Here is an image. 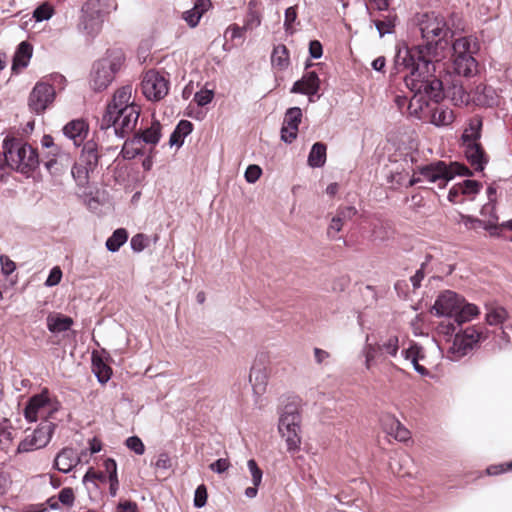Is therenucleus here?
<instances>
[{
  "label": "nucleus",
  "mask_w": 512,
  "mask_h": 512,
  "mask_svg": "<svg viewBox=\"0 0 512 512\" xmlns=\"http://www.w3.org/2000/svg\"><path fill=\"white\" fill-rule=\"evenodd\" d=\"M140 113L141 108L133 98L132 85L122 86L108 103L101 128L113 127L118 137L125 138L135 131Z\"/></svg>",
  "instance_id": "obj_2"
},
{
  "label": "nucleus",
  "mask_w": 512,
  "mask_h": 512,
  "mask_svg": "<svg viewBox=\"0 0 512 512\" xmlns=\"http://www.w3.org/2000/svg\"><path fill=\"white\" fill-rule=\"evenodd\" d=\"M369 336H366V343L362 349V355L365 358V367L367 370H370L374 364V361L380 351L379 345L368 343Z\"/></svg>",
  "instance_id": "obj_42"
},
{
  "label": "nucleus",
  "mask_w": 512,
  "mask_h": 512,
  "mask_svg": "<svg viewBox=\"0 0 512 512\" xmlns=\"http://www.w3.org/2000/svg\"><path fill=\"white\" fill-rule=\"evenodd\" d=\"M61 279H62V271H61L60 267L55 266L50 270L49 275L45 281V286H47V287L56 286L57 284L60 283Z\"/></svg>",
  "instance_id": "obj_55"
},
{
  "label": "nucleus",
  "mask_w": 512,
  "mask_h": 512,
  "mask_svg": "<svg viewBox=\"0 0 512 512\" xmlns=\"http://www.w3.org/2000/svg\"><path fill=\"white\" fill-rule=\"evenodd\" d=\"M460 304H462V297L454 291L446 290L437 297L433 311L437 316L455 318Z\"/></svg>",
  "instance_id": "obj_15"
},
{
  "label": "nucleus",
  "mask_w": 512,
  "mask_h": 512,
  "mask_svg": "<svg viewBox=\"0 0 512 512\" xmlns=\"http://www.w3.org/2000/svg\"><path fill=\"white\" fill-rule=\"evenodd\" d=\"M124 61L121 51H109L105 57L96 61L91 72V86L95 91H101L113 81Z\"/></svg>",
  "instance_id": "obj_6"
},
{
  "label": "nucleus",
  "mask_w": 512,
  "mask_h": 512,
  "mask_svg": "<svg viewBox=\"0 0 512 512\" xmlns=\"http://www.w3.org/2000/svg\"><path fill=\"white\" fill-rule=\"evenodd\" d=\"M381 422L384 431L397 441L404 442L410 438L409 430L393 415L384 416Z\"/></svg>",
  "instance_id": "obj_20"
},
{
  "label": "nucleus",
  "mask_w": 512,
  "mask_h": 512,
  "mask_svg": "<svg viewBox=\"0 0 512 512\" xmlns=\"http://www.w3.org/2000/svg\"><path fill=\"white\" fill-rule=\"evenodd\" d=\"M301 120L302 110L299 107H292L286 111L281 128V139L285 143H292L296 139Z\"/></svg>",
  "instance_id": "obj_17"
},
{
  "label": "nucleus",
  "mask_w": 512,
  "mask_h": 512,
  "mask_svg": "<svg viewBox=\"0 0 512 512\" xmlns=\"http://www.w3.org/2000/svg\"><path fill=\"white\" fill-rule=\"evenodd\" d=\"M357 214V209L354 206L339 207L336 211L338 216L343 222L352 219Z\"/></svg>",
  "instance_id": "obj_60"
},
{
  "label": "nucleus",
  "mask_w": 512,
  "mask_h": 512,
  "mask_svg": "<svg viewBox=\"0 0 512 512\" xmlns=\"http://www.w3.org/2000/svg\"><path fill=\"white\" fill-rule=\"evenodd\" d=\"M74 321L61 313H50L46 318L47 329L53 334H59L71 329Z\"/></svg>",
  "instance_id": "obj_25"
},
{
  "label": "nucleus",
  "mask_w": 512,
  "mask_h": 512,
  "mask_svg": "<svg viewBox=\"0 0 512 512\" xmlns=\"http://www.w3.org/2000/svg\"><path fill=\"white\" fill-rule=\"evenodd\" d=\"M271 62L279 69H284L289 65V52L285 45H278L273 49Z\"/></svg>",
  "instance_id": "obj_37"
},
{
  "label": "nucleus",
  "mask_w": 512,
  "mask_h": 512,
  "mask_svg": "<svg viewBox=\"0 0 512 512\" xmlns=\"http://www.w3.org/2000/svg\"><path fill=\"white\" fill-rule=\"evenodd\" d=\"M432 260H433V257L431 255H427L425 257V261L421 263L420 268L410 278V281L414 288H419L421 286V282L424 279L425 275L429 274L432 271V268L430 267Z\"/></svg>",
  "instance_id": "obj_40"
},
{
  "label": "nucleus",
  "mask_w": 512,
  "mask_h": 512,
  "mask_svg": "<svg viewBox=\"0 0 512 512\" xmlns=\"http://www.w3.org/2000/svg\"><path fill=\"white\" fill-rule=\"evenodd\" d=\"M141 89L146 99L160 101L169 92V80L163 73L149 70L143 76Z\"/></svg>",
  "instance_id": "obj_12"
},
{
  "label": "nucleus",
  "mask_w": 512,
  "mask_h": 512,
  "mask_svg": "<svg viewBox=\"0 0 512 512\" xmlns=\"http://www.w3.org/2000/svg\"><path fill=\"white\" fill-rule=\"evenodd\" d=\"M210 5V0H197L192 9L183 13V19L190 27H196L202 15L209 9Z\"/></svg>",
  "instance_id": "obj_27"
},
{
  "label": "nucleus",
  "mask_w": 512,
  "mask_h": 512,
  "mask_svg": "<svg viewBox=\"0 0 512 512\" xmlns=\"http://www.w3.org/2000/svg\"><path fill=\"white\" fill-rule=\"evenodd\" d=\"M214 97V92L210 89H202L195 93L194 95V101L197 103L198 106H205L209 104Z\"/></svg>",
  "instance_id": "obj_49"
},
{
  "label": "nucleus",
  "mask_w": 512,
  "mask_h": 512,
  "mask_svg": "<svg viewBox=\"0 0 512 512\" xmlns=\"http://www.w3.org/2000/svg\"><path fill=\"white\" fill-rule=\"evenodd\" d=\"M80 462L78 453L72 448L62 449L56 456L54 466L63 473L70 472Z\"/></svg>",
  "instance_id": "obj_21"
},
{
  "label": "nucleus",
  "mask_w": 512,
  "mask_h": 512,
  "mask_svg": "<svg viewBox=\"0 0 512 512\" xmlns=\"http://www.w3.org/2000/svg\"><path fill=\"white\" fill-rule=\"evenodd\" d=\"M479 313V308L476 305L465 303L462 298V304H460L454 319L457 323L462 324L464 322L471 321L474 317L478 316Z\"/></svg>",
  "instance_id": "obj_34"
},
{
  "label": "nucleus",
  "mask_w": 512,
  "mask_h": 512,
  "mask_svg": "<svg viewBox=\"0 0 512 512\" xmlns=\"http://www.w3.org/2000/svg\"><path fill=\"white\" fill-rule=\"evenodd\" d=\"M507 318L508 312L504 307L494 304L486 305V323L490 326H500L502 336L505 335V332L502 329V325L507 320Z\"/></svg>",
  "instance_id": "obj_26"
},
{
  "label": "nucleus",
  "mask_w": 512,
  "mask_h": 512,
  "mask_svg": "<svg viewBox=\"0 0 512 512\" xmlns=\"http://www.w3.org/2000/svg\"><path fill=\"white\" fill-rule=\"evenodd\" d=\"M130 245L134 252H141L147 247V237L143 234H136L131 238Z\"/></svg>",
  "instance_id": "obj_54"
},
{
  "label": "nucleus",
  "mask_w": 512,
  "mask_h": 512,
  "mask_svg": "<svg viewBox=\"0 0 512 512\" xmlns=\"http://www.w3.org/2000/svg\"><path fill=\"white\" fill-rule=\"evenodd\" d=\"M453 121L454 114L449 108H436L431 115V123L436 126H448Z\"/></svg>",
  "instance_id": "obj_36"
},
{
  "label": "nucleus",
  "mask_w": 512,
  "mask_h": 512,
  "mask_svg": "<svg viewBox=\"0 0 512 512\" xmlns=\"http://www.w3.org/2000/svg\"><path fill=\"white\" fill-rule=\"evenodd\" d=\"M319 82L316 72H308L301 80L294 83L291 92L312 96L318 92Z\"/></svg>",
  "instance_id": "obj_22"
},
{
  "label": "nucleus",
  "mask_w": 512,
  "mask_h": 512,
  "mask_svg": "<svg viewBox=\"0 0 512 512\" xmlns=\"http://www.w3.org/2000/svg\"><path fill=\"white\" fill-rule=\"evenodd\" d=\"M247 467L251 473L253 485L258 487L262 482V476H263L262 470L258 467V465L254 459L248 460Z\"/></svg>",
  "instance_id": "obj_48"
},
{
  "label": "nucleus",
  "mask_w": 512,
  "mask_h": 512,
  "mask_svg": "<svg viewBox=\"0 0 512 512\" xmlns=\"http://www.w3.org/2000/svg\"><path fill=\"white\" fill-rule=\"evenodd\" d=\"M456 175L468 176L471 172L468 167L458 162L446 164L444 161H437L418 167L410 179V185L427 182L436 184L441 189Z\"/></svg>",
  "instance_id": "obj_4"
},
{
  "label": "nucleus",
  "mask_w": 512,
  "mask_h": 512,
  "mask_svg": "<svg viewBox=\"0 0 512 512\" xmlns=\"http://www.w3.org/2000/svg\"><path fill=\"white\" fill-rule=\"evenodd\" d=\"M126 446L137 455H142L145 452V446L138 436L128 437Z\"/></svg>",
  "instance_id": "obj_51"
},
{
  "label": "nucleus",
  "mask_w": 512,
  "mask_h": 512,
  "mask_svg": "<svg viewBox=\"0 0 512 512\" xmlns=\"http://www.w3.org/2000/svg\"><path fill=\"white\" fill-rule=\"evenodd\" d=\"M463 146L465 156L469 163L475 168V170L482 171L487 164L488 159L480 143H470Z\"/></svg>",
  "instance_id": "obj_23"
},
{
  "label": "nucleus",
  "mask_w": 512,
  "mask_h": 512,
  "mask_svg": "<svg viewBox=\"0 0 512 512\" xmlns=\"http://www.w3.org/2000/svg\"><path fill=\"white\" fill-rule=\"evenodd\" d=\"M55 99V87L49 81H38L30 92L28 105L36 114L43 113Z\"/></svg>",
  "instance_id": "obj_14"
},
{
  "label": "nucleus",
  "mask_w": 512,
  "mask_h": 512,
  "mask_svg": "<svg viewBox=\"0 0 512 512\" xmlns=\"http://www.w3.org/2000/svg\"><path fill=\"white\" fill-rule=\"evenodd\" d=\"M375 26L381 37L390 34L395 27V18L388 16L383 20H377L375 21Z\"/></svg>",
  "instance_id": "obj_46"
},
{
  "label": "nucleus",
  "mask_w": 512,
  "mask_h": 512,
  "mask_svg": "<svg viewBox=\"0 0 512 512\" xmlns=\"http://www.w3.org/2000/svg\"><path fill=\"white\" fill-rule=\"evenodd\" d=\"M417 26L422 38L426 41L424 45L432 44L437 51V44L446 37L448 26L445 18L435 12L423 13L417 16Z\"/></svg>",
  "instance_id": "obj_10"
},
{
  "label": "nucleus",
  "mask_w": 512,
  "mask_h": 512,
  "mask_svg": "<svg viewBox=\"0 0 512 512\" xmlns=\"http://www.w3.org/2000/svg\"><path fill=\"white\" fill-rule=\"evenodd\" d=\"M96 480L105 482L107 480V476L102 472H96L92 468H90L84 475L82 482L84 484H87L89 482L95 483Z\"/></svg>",
  "instance_id": "obj_61"
},
{
  "label": "nucleus",
  "mask_w": 512,
  "mask_h": 512,
  "mask_svg": "<svg viewBox=\"0 0 512 512\" xmlns=\"http://www.w3.org/2000/svg\"><path fill=\"white\" fill-rule=\"evenodd\" d=\"M193 130V124L187 120H181L172 134L170 135L169 143L171 146H182L185 137H187Z\"/></svg>",
  "instance_id": "obj_32"
},
{
  "label": "nucleus",
  "mask_w": 512,
  "mask_h": 512,
  "mask_svg": "<svg viewBox=\"0 0 512 512\" xmlns=\"http://www.w3.org/2000/svg\"><path fill=\"white\" fill-rule=\"evenodd\" d=\"M71 174L78 187L85 188L88 186L91 173L88 172L87 168L75 162L71 167Z\"/></svg>",
  "instance_id": "obj_39"
},
{
  "label": "nucleus",
  "mask_w": 512,
  "mask_h": 512,
  "mask_svg": "<svg viewBox=\"0 0 512 512\" xmlns=\"http://www.w3.org/2000/svg\"><path fill=\"white\" fill-rule=\"evenodd\" d=\"M74 499V491L70 487L63 488L58 494V500L65 506H72Z\"/></svg>",
  "instance_id": "obj_58"
},
{
  "label": "nucleus",
  "mask_w": 512,
  "mask_h": 512,
  "mask_svg": "<svg viewBox=\"0 0 512 512\" xmlns=\"http://www.w3.org/2000/svg\"><path fill=\"white\" fill-rule=\"evenodd\" d=\"M401 357L404 360H424L426 355L422 346L418 343H411L408 348H405L401 351Z\"/></svg>",
  "instance_id": "obj_43"
},
{
  "label": "nucleus",
  "mask_w": 512,
  "mask_h": 512,
  "mask_svg": "<svg viewBox=\"0 0 512 512\" xmlns=\"http://www.w3.org/2000/svg\"><path fill=\"white\" fill-rule=\"evenodd\" d=\"M460 222L470 230H477L479 228H482L484 230H490L494 228V224L491 222H486L483 220H480L478 218H474L472 216L468 215H460Z\"/></svg>",
  "instance_id": "obj_41"
},
{
  "label": "nucleus",
  "mask_w": 512,
  "mask_h": 512,
  "mask_svg": "<svg viewBox=\"0 0 512 512\" xmlns=\"http://www.w3.org/2000/svg\"><path fill=\"white\" fill-rule=\"evenodd\" d=\"M88 124L82 119H75L63 127V134L73 141L74 146H80L88 135Z\"/></svg>",
  "instance_id": "obj_19"
},
{
  "label": "nucleus",
  "mask_w": 512,
  "mask_h": 512,
  "mask_svg": "<svg viewBox=\"0 0 512 512\" xmlns=\"http://www.w3.org/2000/svg\"><path fill=\"white\" fill-rule=\"evenodd\" d=\"M262 170L258 165H249L245 171V179L248 183H255L261 176Z\"/></svg>",
  "instance_id": "obj_59"
},
{
  "label": "nucleus",
  "mask_w": 512,
  "mask_h": 512,
  "mask_svg": "<svg viewBox=\"0 0 512 512\" xmlns=\"http://www.w3.org/2000/svg\"><path fill=\"white\" fill-rule=\"evenodd\" d=\"M297 19V12L295 6L288 7L285 10L284 15V27L286 32L292 33L293 31V24Z\"/></svg>",
  "instance_id": "obj_50"
},
{
  "label": "nucleus",
  "mask_w": 512,
  "mask_h": 512,
  "mask_svg": "<svg viewBox=\"0 0 512 512\" xmlns=\"http://www.w3.org/2000/svg\"><path fill=\"white\" fill-rule=\"evenodd\" d=\"M399 348V337L397 335H390L379 344L380 351L392 358L397 357Z\"/></svg>",
  "instance_id": "obj_38"
},
{
  "label": "nucleus",
  "mask_w": 512,
  "mask_h": 512,
  "mask_svg": "<svg viewBox=\"0 0 512 512\" xmlns=\"http://www.w3.org/2000/svg\"><path fill=\"white\" fill-rule=\"evenodd\" d=\"M453 63L455 71L459 75L470 76L476 70V60L473 54L476 52V43L470 37L457 38L453 43Z\"/></svg>",
  "instance_id": "obj_8"
},
{
  "label": "nucleus",
  "mask_w": 512,
  "mask_h": 512,
  "mask_svg": "<svg viewBox=\"0 0 512 512\" xmlns=\"http://www.w3.org/2000/svg\"><path fill=\"white\" fill-rule=\"evenodd\" d=\"M33 47L26 41L21 42L13 57L12 69L14 71L24 69L28 66L32 57Z\"/></svg>",
  "instance_id": "obj_28"
},
{
  "label": "nucleus",
  "mask_w": 512,
  "mask_h": 512,
  "mask_svg": "<svg viewBox=\"0 0 512 512\" xmlns=\"http://www.w3.org/2000/svg\"><path fill=\"white\" fill-rule=\"evenodd\" d=\"M55 424L53 421H42L38 427L19 443L18 452H29L45 447L51 440Z\"/></svg>",
  "instance_id": "obj_13"
},
{
  "label": "nucleus",
  "mask_w": 512,
  "mask_h": 512,
  "mask_svg": "<svg viewBox=\"0 0 512 512\" xmlns=\"http://www.w3.org/2000/svg\"><path fill=\"white\" fill-rule=\"evenodd\" d=\"M281 436L285 439L287 450L295 453L300 449V414L293 405H287L281 414L278 425Z\"/></svg>",
  "instance_id": "obj_9"
},
{
  "label": "nucleus",
  "mask_w": 512,
  "mask_h": 512,
  "mask_svg": "<svg viewBox=\"0 0 512 512\" xmlns=\"http://www.w3.org/2000/svg\"><path fill=\"white\" fill-rule=\"evenodd\" d=\"M61 409V403L57 397L48 389L33 395L27 402L24 409L25 419L29 422L52 421L55 414Z\"/></svg>",
  "instance_id": "obj_5"
},
{
  "label": "nucleus",
  "mask_w": 512,
  "mask_h": 512,
  "mask_svg": "<svg viewBox=\"0 0 512 512\" xmlns=\"http://www.w3.org/2000/svg\"><path fill=\"white\" fill-rule=\"evenodd\" d=\"M481 184L475 180H464L462 182L454 184L448 193V200L452 203H460L462 199H459L461 195L473 199L476 194L480 191Z\"/></svg>",
  "instance_id": "obj_18"
},
{
  "label": "nucleus",
  "mask_w": 512,
  "mask_h": 512,
  "mask_svg": "<svg viewBox=\"0 0 512 512\" xmlns=\"http://www.w3.org/2000/svg\"><path fill=\"white\" fill-rule=\"evenodd\" d=\"M79 27L87 34L97 33L109 13L108 0H87L82 6Z\"/></svg>",
  "instance_id": "obj_11"
},
{
  "label": "nucleus",
  "mask_w": 512,
  "mask_h": 512,
  "mask_svg": "<svg viewBox=\"0 0 512 512\" xmlns=\"http://www.w3.org/2000/svg\"><path fill=\"white\" fill-rule=\"evenodd\" d=\"M439 62V54L432 44L398 50L394 59L395 73H406L403 81L414 93L408 106L410 114L422 110L428 105V100H442L443 84L436 74Z\"/></svg>",
  "instance_id": "obj_1"
},
{
  "label": "nucleus",
  "mask_w": 512,
  "mask_h": 512,
  "mask_svg": "<svg viewBox=\"0 0 512 512\" xmlns=\"http://www.w3.org/2000/svg\"><path fill=\"white\" fill-rule=\"evenodd\" d=\"M207 502V489L204 484L199 485L194 493V506L201 508L206 505Z\"/></svg>",
  "instance_id": "obj_52"
},
{
  "label": "nucleus",
  "mask_w": 512,
  "mask_h": 512,
  "mask_svg": "<svg viewBox=\"0 0 512 512\" xmlns=\"http://www.w3.org/2000/svg\"><path fill=\"white\" fill-rule=\"evenodd\" d=\"M0 438H2V445L12 440V426L8 419L0 422Z\"/></svg>",
  "instance_id": "obj_56"
},
{
  "label": "nucleus",
  "mask_w": 512,
  "mask_h": 512,
  "mask_svg": "<svg viewBox=\"0 0 512 512\" xmlns=\"http://www.w3.org/2000/svg\"><path fill=\"white\" fill-rule=\"evenodd\" d=\"M121 153L125 159H133L142 153L141 145L132 138L124 143Z\"/></svg>",
  "instance_id": "obj_45"
},
{
  "label": "nucleus",
  "mask_w": 512,
  "mask_h": 512,
  "mask_svg": "<svg viewBox=\"0 0 512 512\" xmlns=\"http://www.w3.org/2000/svg\"><path fill=\"white\" fill-rule=\"evenodd\" d=\"M326 151L327 147L324 143H314L308 155V165L312 168L323 167L326 163Z\"/></svg>",
  "instance_id": "obj_31"
},
{
  "label": "nucleus",
  "mask_w": 512,
  "mask_h": 512,
  "mask_svg": "<svg viewBox=\"0 0 512 512\" xmlns=\"http://www.w3.org/2000/svg\"><path fill=\"white\" fill-rule=\"evenodd\" d=\"M489 337V330L477 326H469L456 333L452 344L448 348L447 357L452 361H458L471 352L476 345Z\"/></svg>",
  "instance_id": "obj_7"
},
{
  "label": "nucleus",
  "mask_w": 512,
  "mask_h": 512,
  "mask_svg": "<svg viewBox=\"0 0 512 512\" xmlns=\"http://www.w3.org/2000/svg\"><path fill=\"white\" fill-rule=\"evenodd\" d=\"M481 129L482 119L479 116L472 117L461 137L463 145L477 143L481 137Z\"/></svg>",
  "instance_id": "obj_29"
},
{
  "label": "nucleus",
  "mask_w": 512,
  "mask_h": 512,
  "mask_svg": "<svg viewBox=\"0 0 512 512\" xmlns=\"http://www.w3.org/2000/svg\"><path fill=\"white\" fill-rule=\"evenodd\" d=\"M43 163L50 174L60 175L72 165L73 158L70 153L62 149H56V152H47Z\"/></svg>",
  "instance_id": "obj_16"
},
{
  "label": "nucleus",
  "mask_w": 512,
  "mask_h": 512,
  "mask_svg": "<svg viewBox=\"0 0 512 512\" xmlns=\"http://www.w3.org/2000/svg\"><path fill=\"white\" fill-rule=\"evenodd\" d=\"M483 94L486 97V99L485 100H481L480 98H478V101H480L482 104L487 105V106H493V105L496 104L497 96H496L495 90L492 87H486L485 86L483 88Z\"/></svg>",
  "instance_id": "obj_64"
},
{
  "label": "nucleus",
  "mask_w": 512,
  "mask_h": 512,
  "mask_svg": "<svg viewBox=\"0 0 512 512\" xmlns=\"http://www.w3.org/2000/svg\"><path fill=\"white\" fill-rule=\"evenodd\" d=\"M249 378L254 394L258 396L262 395L268 383V376L265 369L252 367Z\"/></svg>",
  "instance_id": "obj_30"
},
{
  "label": "nucleus",
  "mask_w": 512,
  "mask_h": 512,
  "mask_svg": "<svg viewBox=\"0 0 512 512\" xmlns=\"http://www.w3.org/2000/svg\"><path fill=\"white\" fill-rule=\"evenodd\" d=\"M42 80H47L56 89H63L65 87L66 79L59 73H53L44 77Z\"/></svg>",
  "instance_id": "obj_62"
},
{
  "label": "nucleus",
  "mask_w": 512,
  "mask_h": 512,
  "mask_svg": "<svg viewBox=\"0 0 512 512\" xmlns=\"http://www.w3.org/2000/svg\"><path fill=\"white\" fill-rule=\"evenodd\" d=\"M52 15H53V8L47 3L40 5L33 12V17L38 22H41L44 20H49L52 17Z\"/></svg>",
  "instance_id": "obj_47"
},
{
  "label": "nucleus",
  "mask_w": 512,
  "mask_h": 512,
  "mask_svg": "<svg viewBox=\"0 0 512 512\" xmlns=\"http://www.w3.org/2000/svg\"><path fill=\"white\" fill-rule=\"evenodd\" d=\"M99 161L96 144L94 142H87L83 146L82 153L79 157L78 163Z\"/></svg>",
  "instance_id": "obj_44"
},
{
  "label": "nucleus",
  "mask_w": 512,
  "mask_h": 512,
  "mask_svg": "<svg viewBox=\"0 0 512 512\" xmlns=\"http://www.w3.org/2000/svg\"><path fill=\"white\" fill-rule=\"evenodd\" d=\"M229 467H230V462L228 459H225V458H220L209 465L210 470L217 474L224 473L225 471H227L229 469Z\"/></svg>",
  "instance_id": "obj_63"
},
{
  "label": "nucleus",
  "mask_w": 512,
  "mask_h": 512,
  "mask_svg": "<svg viewBox=\"0 0 512 512\" xmlns=\"http://www.w3.org/2000/svg\"><path fill=\"white\" fill-rule=\"evenodd\" d=\"M1 272L5 276L12 274L16 270V264L7 255H0Z\"/></svg>",
  "instance_id": "obj_57"
},
{
  "label": "nucleus",
  "mask_w": 512,
  "mask_h": 512,
  "mask_svg": "<svg viewBox=\"0 0 512 512\" xmlns=\"http://www.w3.org/2000/svg\"><path fill=\"white\" fill-rule=\"evenodd\" d=\"M2 148L6 165L17 172L28 175L39 166L36 149L22 139L6 137Z\"/></svg>",
  "instance_id": "obj_3"
},
{
  "label": "nucleus",
  "mask_w": 512,
  "mask_h": 512,
  "mask_svg": "<svg viewBox=\"0 0 512 512\" xmlns=\"http://www.w3.org/2000/svg\"><path fill=\"white\" fill-rule=\"evenodd\" d=\"M134 142L149 145H156L161 138V124L157 120H153L151 125L145 129H140L139 132L133 136Z\"/></svg>",
  "instance_id": "obj_24"
},
{
  "label": "nucleus",
  "mask_w": 512,
  "mask_h": 512,
  "mask_svg": "<svg viewBox=\"0 0 512 512\" xmlns=\"http://www.w3.org/2000/svg\"><path fill=\"white\" fill-rule=\"evenodd\" d=\"M92 369L100 383L104 384L110 380L112 369L100 357L93 355Z\"/></svg>",
  "instance_id": "obj_33"
},
{
  "label": "nucleus",
  "mask_w": 512,
  "mask_h": 512,
  "mask_svg": "<svg viewBox=\"0 0 512 512\" xmlns=\"http://www.w3.org/2000/svg\"><path fill=\"white\" fill-rule=\"evenodd\" d=\"M128 239V233L124 228L116 229L106 241V248L110 252H117Z\"/></svg>",
  "instance_id": "obj_35"
},
{
  "label": "nucleus",
  "mask_w": 512,
  "mask_h": 512,
  "mask_svg": "<svg viewBox=\"0 0 512 512\" xmlns=\"http://www.w3.org/2000/svg\"><path fill=\"white\" fill-rule=\"evenodd\" d=\"M343 223L344 222L336 215L331 219L327 229V235L330 239L337 238V234L342 230Z\"/></svg>",
  "instance_id": "obj_53"
}]
</instances>
